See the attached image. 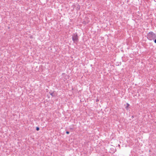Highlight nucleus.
<instances>
[{"label": "nucleus", "mask_w": 156, "mask_h": 156, "mask_svg": "<svg viewBox=\"0 0 156 156\" xmlns=\"http://www.w3.org/2000/svg\"><path fill=\"white\" fill-rule=\"evenodd\" d=\"M147 38L150 40L156 39V35L153 32H150L147 35Z\"/></svg>", "instance_id": "obj_1"}, {"label": "nucleus", "mask_w": 156, "mask_h": 156, "mask_svg": "<svg viewBox=\"0 0 156 156\" xmlns=\"http://www.w3.org/2000/svg\"><path fill=\"white\" fill-rule=\"evenodd\" d=\"M39 128H38V127H37V128H36V130H37V131L39 130Z\"/></svg>", "instance_id": "obj_5"}, {"label": "nucleus", "mask_w": 156, "mask_h": 156, "mask_svg": "<svg viewBox=\"0 0 156 156\" xmlns=\"http://www.w3.org/2000/svg\"><path fill=\"white\" fill-rule=\"evenodd\" d=\"M66 133L67 134H69V132H68V131H66Z\"/></svg>", "instance_id": "obj_6"}, {"label": "nucleus", "mask_w": 156, "mask_h": 156, "mask_svg": "<svg viewBox=\"0 0 156 156\" xmlns=\"http://www.w3.org/2000/svg\"><path fill=\"white\" fill-rule=\"evenodd\" d=\"M50 94L52 96H54L55 95L54 94V93H52Z\"/></svg>", "instance_id": "obj_4"}, {"label": "nucleus", "mask_w": 156, "mask_h": 156, "mask_svg": "<svg viewBox=\"0 0 156 156\" xmlns=\"http://www.w3.org/2000/svg\"><path fill=\"white\" fill-rule=\"evenodd\" d=\"M154 42L155 43H156V39L155 40Z\"/></svg>", "instance_id": "obj_7"}, {"label": "nucleus", "mask_w": 156, "mask_h": 156, "mask_svg": "<svg viewBox=\"0 0 156 156\" xmlns=\"http://www.w3.org/2000/svg\"><path fill=\"white\" fill-rule=\"evenodd\" d=\"M126 105H127L126 106V109L127 110L129 108V105L128 103H127L126 104Z\"/></svg>", "instance_id": "obj_3"}, {"label": "nucleus", "mask_w": 156, "mask_h": 156, "mask_svg": "<svg viewBox=\"0 0 156 156\" xmlns=\"http://www.w3.org/2000/svg\"><path fill=\"white\" fill-rule=\"evenodd\" d=\"M98 101V100H97L96 101Z\"/></svg>", "instance_id": "obj_8"}, {"label": "nucleus", "mask_w": 156, "mask_h": 156, "mask_svg": "<svg viewBox=\"0 0 156 156\" xmlns=\"http://www.w3.org/2000/svg\"><path fill=\"white\" fill-rule=\"evenodd\" d=\"M72 40L74 42H76L78 41V37L76 34H74L72 36Z\"/></svg>", "instance_id": "obj_2"}]
</instances>
